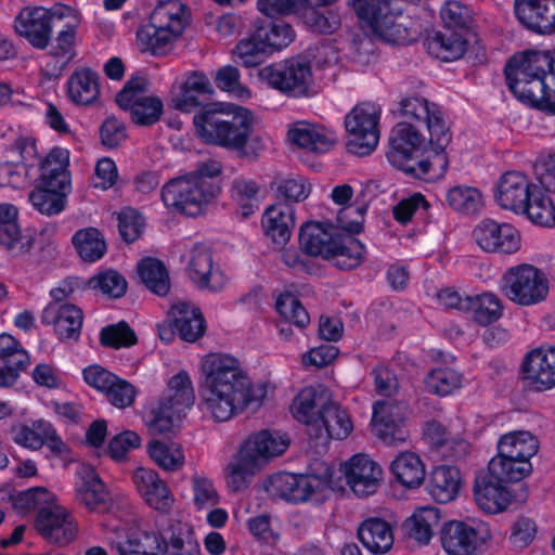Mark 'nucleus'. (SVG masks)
<instances>
[{"label":"nucleus","instance_id":"obj_39","mask_svg":"<svg viewBox=\"0 0 555 555\" xmlns=\"http://www.w3.org/2000/svg\"><path fill=\"white\" fill-rule=\"evenodd\" d=\"M460 486V470L453 466L441 465L430 473L427 490L435 501L449 503L457 496Z\"/></svg>","mask_w":555,"mask_h":555},{"label":"nucleus","instance_id":"obj_20","mask_svg":"<svg viewBox=\"0 0 555 555\" xmlns=\"http://www.w3.org/2000/svg\"><path fill=\"white\" fill-rule=\"evenodd\" d=\"M14 29L34 48L43 50L51 40L52 14L42 7L24 8L15 18Z\"/></svg>","mask_w":555,"mask_h":555},{"label":"nucleus","instance_id":"obj_49","mask_svg":"<svg viewBox=\"0 0 555 555\" xmlns=\"http://www.w3.org/2000/svg\"><path fill=\"white\" fill-rule=\"evenodd\" d=\"M70 190H63L61 188H48L43 184H37L36 188L29 193V202L40 214L52 216L60 214L64 210L66 205V197Z\"/></svg>","mask_w":555,"mask_h":555},{"label":"nucleus","instance_id":"obj_8","mask_svg":"<svg viewBox=\"0 0 555 555\" xmlns=\"http://www.w3.org/2000/svg\"><path fill=\"white\" fill-rule=\"evenodd\" d=\"M500 291L512 302L529 307L539 305L547 298L550 282L541 269L521 263L508 268L503 273Z\"/></svg>","mask_w":555,"mask_h":555},{"label":"nucleus","instance_id":"obj_9","mask_svg":"<svg viewBox=\"0 0 555 555\" xmlns=\"http://www.w3.org/2000/svg\"><path fill=\"white\" fill-rule=\"evenodd\" d=\"M258 77L289 98H307L314 93L311 65L301 57H291L267 65L259 69Z\"/></svg>","mask_w":555,"mask_h":555},{"label":"nucleus","instance_id":"obj_47","mask_svg":"<svg viewBox=\"0 0 555 555\" xmlns=\"http://www.w3.org/2000/svg\"><path fill=\"white\" fill-rule=\"evenodd\" d=\"M261 185L254 179L237 177L231 184V196L240 207L244 218H248L259 209Z\"/></svg>","mask_w":555,"mask_h":555},{"label":"nucleus","instance_id":"obj_22","mask_svg":"<svg viewBox=\"0 0 555 555\" xmlns=\"http://www.w3.org/2000/svg\"><path fill=\"white\" fill-rule=\"evenodd\" d=\"M537 186L525 173L516 170L506 171L498 182L495 199L502 208L518 214L520 208L526 207Z\"/></svg>","mask_w":555,"mask_h":555},{"label":"nucleus","instance_id":"obj_62","mask_svg":"<svg viewBox=\"0 0 555 555\" xmlns=\"http://www.w3.org/2000/svg\"><path fill=\"white\" fill-rule=\"evenodd\" d=\"M33 237L21 233L17 223L0 225V246L12 257H18L29 251Z\"/></svg>","mask_w":555,"mask_h":555},{"label":"nucleus","instance_id":"obj_13","mask_svg":"<svg viewBox=\"0 0 555 555\" xmlns=\"http://www.w3.org/2000/svg\"><path fill=\"white\" fill-rule=\"evenodd\" d=\"M492 538L488 524L452 520L441 530V543L450 555H473Z\"/></svg>","mask_w":555,"mask_h":555},{"label":"nucleus","instance_id":"obj_18","mask_svg":"<svg viewBox=\"0 0 555 555\" xmlns=\"http://www.w3.org/2000/svg\"><path fill=\"white\" fill-rule=\"evenodd\" d=\"M476 244L487 253L513 254L520 248L519 232L509 223L481 220L473 230Z\"/></svg>","mask_w":555,"mask_h":555},{"label":"nucleus","instance_id":"obj_56","mask_svg":"<svg viewBox=\"0 0 555 555\" xmlns=\"http://www.w3.org/2000/svg\"><path fill=\"white\" fill-rule=\"evenodd\" d=\"M73 243L79 256L86 261H96L103 257L106 251L104 237L94 228H88L77 231L73 236Z\"/></svg>","mask_w":555,"mask_h":555},{"label":"nucleus","instance_id":"obj_55","mask_svg":"<svg viewBox=\"0 0 555 555\" xmlns=\"http://www.w3.org/2000/svg\"><path fill=\"white\" fill-rule=\"evenodd\" d=\"M446 198L452 209L466 215L477 214L483 206L482 194L473 186H453L447 192Z\"/></svg>","mask_w":555,"mask_h":555},{"label":"nucleus","instance_id":"obj_58","mask_svg":"<svg viewBox=\"0 0 555 555\" xmlns=\"http://www.w3.org/2000/svg\"><path fill=\"white\" fill-rule=\"evenodd\" d=\"M13 507L22 514L49 507L56 496L43 487L31 488L12 496Z\"/></svg>","mask_w":555,"mask_h":555},{"label":"nucleus","instance_id":"obj_28","mask_svg":"<svg viewBox=\"0 0 555 555\" xmlns=\"http://www.w3.org/2000/svg\"><path fill=\"white\" fill-rule=\"evenodd\" d=\"M340 234L336 232L334 224L321 222H308L304 224L299 233L301 249L309 256H321L330 259Z\"/></svg>","mask_w":555,"mask_h":555},{"label":"nucleus","instance_id":"obj_48","mask_svg":"<svg viewBox=\"0 0 555 555\" xmlns=\"http://www.w3.org/2000/svg\"><path fill=\"white\" fill-rule=\"evenodd\" d=\"M276 310L283 318L284 322L280 324V334L285 338L291 336V328L285 326L294 324L299 328L306 327L310 323V317L298 298L291 294H281L276 299Z\"/></svg>","mask_w":555,"mask_h":555},{"label":"nucleus","instance_id":"obj_10","mask_svg":"<svg viewBox=\"0 0 555 555\" xmlns=\"http://www.w3.org/2000/svg\"><path fill=\"white\" fill-rule=\"evenodd\" d=\"M317 465L320 466V469H313L308 475L275 474L269 479L266 489L270 495L287 502H306L314 493L333 485V468L325 463H317Z\"/></svg>","mask_w":555,"mask_h":555},{"label":"nucleus","instance_id":"obj_51","mask_svg":"<svg viewBox=\"0 0 555 555\" xmlns=\"http://www.w3.org/2000/svg\"><path fill=\"white\" fill-rule=\"evenodd\" d=\"M256 38L262 40L269 52L289 46L295 39L293 27L283 22H269L256 27Z\"/></svg>","mask_w":555,"mask_h":555},{"label":"nucleus","instance_id":"obj_3","mask_svg":"<svg viewBox=\"0 0 555 555\" xmlns=\"http://www.w3.org/2000/svg\"><path fill=\"white\" fill-rule=\"evenodd\" d=\"M196 135L206 144L243 151L254 130L253 114L244 107L232 111L204 109L194 115Z\"/></svg>","mask_w":555,"mask_h":555},{"label":"nucleus","instance_id":"obj_5","mask_svg":"<svg viewBox=\"0 0 555 555\" xmlns=\"http://www.w3.org/2000/svg\"><path fill=\"white\" fill-rule=\"evenodd\" d=\"M288 446L289 439L280 433L261 430L250 435L227 465L228 487L234 492L246 489L256 473L271 459L284 453Z\"/></svg>","mask_w":555,"mask_h":555},{"label":"nucleus","instance_id":"obj_57","mask_svg":"<svg viewBox=\"0 0 555 555\" xmlns=\"http://www.w3.org/2000/svg\"><path fill=\"white\" fill-rule=\"evenodd\" d=\"M336 246L337 248L333 250V255L330 257L335 267L343 270H351L363 261L364 246L360 241L352 237L345 240L340 236Z\"/></svg>","mask_w":555,"mask_h":555},{"label":"nucleus","instance_id":"obj_54","mask_svg":"<svg viewBox=\"0 0 555 555\" xmlns=\"http://www.w3.org/2000/svg\"><path fill=\"white\" fill-rule=\"evenodd\" d=\"M467 311L473 313V319L480 325H489L498 321L503 313L502 300L493 293H482L470 297Z\"/></svg>","mask_w":555,"mask_h":555},{"label":"nucleus","instance_id":"obj_7","mask_svg":"<svg viewBox=\"0 0 555 555\" xmlns=\"http://www.w3.org/2000/svg\"><path fill=\"white\" fill-rule=\"evenodd\" d=\"M554 72V59L545 51H527L514 55L505 67L507 86L521 102L540 93Z\"/></svg>","mask_w":555,"mask_h":555},{"label":"nucleus","instance_id":"obj_45","mask_svg":"<svg viewBox=\"0 0 555 555\" xmlns=\"http://www.w3.org/2000/svg\"><path fill=\"white\" fill-rule=\"evenodd\" d=\"M440 521L439 509L434 506H423L404 522L405 530L410 538L421 544L429 543L435 529Z\"/></svg>","mask_w":555,"mask_h":555},{"label":"nucleus","instance_id":"obj_46","mask_svg":"<svg viewBox=\"0 0 555 555\" xmlns=\"http://www.w3.org/2000/svg\"><path fill=\"white\" fill-rule=\"evenodd\" d=\"M391 472L396 479L406 488L420 487L426 476L425 465L413 452H402L392 461Z\"/></svg>","mask_w":555,"mask_h":555},{"label":"nucleus","instance_id":"obj_14","mask_svg":"<svg viewBox=\"0 0 555 555\" xmlns=\"http://www.w3.org/2000/svg\"><path fill=\"white\" fill-rule=\"evenodd\" d=\"M144 86L142 78L129 80L116 95V103L120 108L130 111L134 124L150 126L159 120L163 102L157 96L142 94Z\"/></svg>","mask_w":555,"mask_h":555},{"label":"nucleus","instance_id":"obj_35","mask_svg":"<svg viewBox=\"0 0 555 555\" xmlns=\"http://www.w3.org/2000/svg\"><path fill=\"white\" fill-rule=\"evenodd\" d=\"M358 538L363 546L375 555L388 553L395 541L390 524L378 517L364 519L358 528Z\"/></svg>","mask_w":555,"mask_h":555},{"label":"nucleus","instance_id":"obj_25","mask_svg":"<svg viewBox=\"0 0 555 555\" xmlns=\"http://www.w3.org/2000/svg\"><path fill=\"white\" fill-rule=\"evenodd\" d=\"M132 481L140 495L152 508L163 513L171 509L175 498L155 470L139 467L132 474Z\"/></svg>","mask_w":555,"mask_h":555},{"label":"nucleus","instance_id":"obj_40","mask_svg":"<svg viewBox=\"0 0 555 555\" xmlns=\"http://www.w3.org/2000/svg\"><path fill=\"white\" fill-rule=\"evenodd\" d=\"M164 553L167 555H202L201 546L192 527L180 520H172L165 530Z\"/></svg>","mask_w":555,"mask_h":555},{"label":"nucleus","instance_id":"obj_6","mask_svg":"<svg viewBox=\"0 0 555 555\" xmlns=\"http://www.w3.org/2000/svg\"><path fill=\"white\" fill-rule=\"evenodd\" d=\"M190 21L188 8L179 0L162 1L153 10L150 23L137 31L140 49L153 55L169 52Z\"/></svg>","mask_w":555,"mask_h":555},{"label":"nucleus","instance_id":"obj_37","mask_svg":"<svg viewBox=\"0 0 555 555\" xmlns=\"http://www.w3.org/2000/svg\"><path fill=\"white\" fill-rule=\"evenodd\" d=\"M68 163L69 154L67 150L61 147L52 149L40 165L38 184H43L48 188L72 190L70 176L67 170Z\"/></svg>","mask_w":555,"mask_h":555},{"label":"nucleus","instance_id":"obj_61","mask_svg":"<svg viewBox=\"0 0 555 555\" xmlns=\"http://www.w3.org/2000/svg\"><path fill=\"white\" fill-rule=\"evenodd\" d=\"M302 20L308 29L317 34H333L341 23L338 12L332 9L319 11L317 8H307Z\"/></svg>","mask_w":555,"mask_h":555},{"label":"nucleus","instance_id":"obj_53","mask_svg":"<svg viewBox=\"0 0 555 555\" xmlns=\"http://www.w3.org/2000/svg\"><path fill=\"white\" fill-rule=\"evenodd\" d=\"M147 452L153 462L167 472L178 470L184 463L181 447L173 442L152 440L147 446Z\"/></svg>","mask_w":555,"mask_h":555},{"label":"nucleus","instance_id":"obj_23","mask_svg":"<svg viewBox=\"0 0 555 555\" xmlns=\"http://www.w3.org/2000/svg\"><path fill=\"white\" fill-rule=\"evenodd\" d=\"M165 532L160 535L156 532L132 530L127 533L117 531L108 538L112 551L117 555H160L164 554Z\"/></svg>","mask_w":555,"mask_h":555},{"label":"nucleus","instance_id":"obj_29","mask_svg":"<svg viewBox=\"0 0 555 555\" xmlns=\"http://www.w3.org/2000/svg\"><path fill=\"white\" fill-rule=\"evenodd\" d=\"M79 475L80 482L76 487L77 501L90 512H107L112 500L100 476L91 466H83Z\"/></svg>","mask_w":555,"mask_h":555},{"label":"nucleus","instance_id":"obj_50","mask_svg":"<svg viewBox=\"0 0 555 555\" xmlns=\"http://www.w3.org/2000/svg\"><path fill=\"white\" fill-rule=\"evenodd\" d=\"M138 273L143 284L154 294L165 296L169 292V275L162 261L154 258L142 259L138 263Z\"/></svg>","mask_w":555,"mask_h":555},{"label":"nucleus","instance_id":"obj_64","mask_svg":"<svg viewBox=\"0 0 555 555\" xmlns=\"http://www.w3.org/2000/svg\"><path fill=\"white\" fill-rule=\"evenodd\" d=\"M88 286L92 289H99L108 297L119 298L126 293L127 282L117 271L106 270L90 278Z\"/></svg>","mask_w":555,"mask_h":555},{"label":"nucleus","instance_id":"obj_15","mask_svg":"<svg viewBox=\"0 0 555 555\" xmlns=\"http://www.w3.org/2000/svg\"><path fill=\"white\" fill-rule=\"evenodd\" d=\"M35 527L46 541L60 546L69 544L78 533L77 521L56 501L37 514Z\"/></svg>","mask_w":555,"mask_h":555},{"label":"nucleus","instance_id":"obj_34","mask_svg":"<svg viewBox=\"0 0 555 555\" xmlns=\"http://www.w3.org/2000/svg\"><path fill=\"white\" fill-rule=\"evenodd\" d=\"M169 318L182 340L194 343L206 331V323L199 308L190 301L175 302L170 308Z\"/></svg>","mask_w":555,"mask_h":555},{"label":"nucleus","instance_id":"obj_11","mask_svg":"<svg viewBox=\"0 0 555 555\" xmlns=\"http://www.w3.org/2000/svg\"><path fill=\"white\" fill-rule=\"evenodd\" d=\"M218 188L206 184L189 173L168 181L162 189V201L167 208L188 216L198 215L216 196Z\"/></svg>","mask_w":555,"mask_h":555},{"label":"nucleus","instance_id":"obj_16","mask_svg":"<svg viewBox=\"0 0 555 555\" xmlns=\"http://www.w3.org/2000/svg\"><path fill=\"white\" fill-rule=\"evenodd\" d=\"M346 483L359 498L374 494L380 487L383 469L365 454H356L340 465Z\"/></svg>","mask_w":555,"mask_h":555},{"label":"nucleus","instance_id":"obj_32","mask_svg":"<svg viewBox=\"0 0 555 555\" xmlns=\"http://www.w3.org/2000/svg\"><path fill=\"white\" fill-rule=\"evenodd\" d=\"M261 227L268 238L278 246H284L295 228L294 208L282 203L269 206L262 215Z\"/></svg>","mask_w":555,"mask_h":555},{"label":"nucleus","instance_id":"obj_52","mask_svg":"<svg viewBox=\"0 0 555 555\" xmlns=\"http://www.w3.org/2000/svg\"><path fill=\"white\" fill-rule=\"evenodd\" d=\"M521 214H526L533 223L542 227H552L555 223V208L550 196L539 186L533 189L528 204L520 208Z\"/></svg>","mask_w":555,"mask_h":555},{"label":"nucleus","instance_id":"obj_63","mask_svg":"<svg viewBox=\"0 0 555 555\" xmlns=\"http://www.w3.org/2000/svg\"><path fill=\"white\" fill-rule=\"evenodd\" d=\"M440 16L447 29L467 33L472 22V10L457 0L447 1L440 10Z\"/></svg>","mask_w":555,"mask_h":555},{"label":"nucleus","instance_id":"obj_27","mask_svg":"<svg viewBox=\"0 0 555 555\" xmlns=\"http://www.w3.org/2000/svg\"><path fill=\"white\" fill-rule=\"evenodd\" d=\"M188 273L191 281L202 289L218 292L227 283L224 274L219 269L214 268L212 256L209 249L204 246H195L192 249Z\"/></svg>","mask_w":555,"mask_h":555},{"label":"nucleus","instance_id":"obj_42","mask_svg":"<svg viewBox=\"0 0 555 555\" xmlns=\"http://www.w3.org/2000/svg\"><path fill=\"white\" fill-rule=\"evenodd\" d=\"M67 92L72 102L77 105H89L100 94L99 76L89 68L75 70L67 81Z\"/></svg>","mask_w":555,"mask_h":555},{"label":"nucleus","instance_id":"obj_38","mask_svg":"<svg viewBox=\"0 0 555 555\" xmlns=\"http://www.w3.org/2000/svg\"><path fill=\"white\" fill-rule=\"evenodd\" d=\"M465 33L446 29L429 36L425 46L429 54L444 62L461 59L467 50Z\"/></svg>","mask_w":555,"mask_h":555},{"label":"nucleus","instance_id":"obj_24","mask_svg":"<svg viewBox=\"0 0 555 555\" xmlns=\"http://www.w3.org/2000/svg\"><path fill=\"white\" fill-rule=\"evenodd\" d=\"M287 139L299 149L313 153H326L338 142L335 131L308 121L294 122L287 131Z\"/></svg>","mask_w":555,"mask_h":555},{"label":"nucleus","instance_id":"obj_19","mask_svg":"<svg viewBox=\"0 0 555 555\" xmlns=\"http://www.w3.org/2000/svg\"><path fill=\"white\" fill-rule=\"evenodd\" d=\"M522 380L535 391L555 387V348H537L529 352L521 365Z\"/></svg>","mask_w":555,"mask_h":555},{"label":"nucleus","instance_id":"obj_4","mask_svg":"<svg viewBox=\"0 0 555 555\" xmlns=\"http://www.w3.org/2000/svg\"><path fill=\"white\" fill-rule=\"evenodd\" d=\"M351 7L358 18L385 41L408 44L415 40L417 33L408 0H352Z\"/></svg>","mask_w":555,"mask_h":555},{"label":"nucleus","instance_id":"obj_43","mask_svg":"<svg viewBox=\"0 0 555 555\" xmlns=\"http://www.w3.org/2000/svg\"><path fill=\"white\" fill-rule=\"evenodd\" d=\"M496 448L504 455L530 462L539 451V440L528 430H515L501 436Z\"/></svg>","mask_w":555,"mask_h":555},{"label":"nucleus","instance_id":"obj_26","mask_svg":"<svg viewBox=\"0 0 555 555\" xmlns=\"http://www.w3.org/2000/svg\"><path fill=\"white\" fill-rule=\"evenodd\" d=\"M318 425L312 430V436L321 439L325 444L330 439H345L353 428L352 422L341 406L327 398L326 404L320 410Z\"/></svg>","mask_w":555,"mask_h":555},{"label":"nucleus","instance_id":"obj_60","mask_svg":"<svg viewBox=\"0 0 555 555\" xmlns=\"http://www.w3.org/2000/svg\"><path fill=\"white\" fill-rule=\"evenodd\" d=\"M268 52L262 40L256 38L255 30L248 38L238 41L233 54L235 61L243 66L255 67L264 61Z\"/></svg>","mask_w":555,"mask_h":555},{"label":"nucleus","instance_id":"obj_41","mask_svg":"<svg viewBox=\"0 0 555 555\" xmlns=\"http://www.w3.org/2000/svg\"><path fill=\"white\" fill-rule=\"evenodd\" d=\"M194 400L191 378L185 372H180L169 379L167 390L157 403L182 414L193 405Z\"/></svg>","mask_w":555,"mask_h":555},{"label":"nucleus","instance_id":"obj_2","mask_svg":"<svg viewBox=\"0 0 555 555\" xmlns=\"http://www.w3.org/2000/svg\"><path fill=\"white\" fill-rule=\"evenodd\" d=\"M201 405L217 422H227L246 409H257L266 388L255 385L240 362L229 354L212 353L202 362Z\"/></svg>","mask_w":555,"mask_h":555},{"label":"nucleus","instance_id":"obj_31","mask_svg":"<svg viewBox=\"0 0 555 555\" xmlns=\"http://www.w3.org/2000/svg\"><path fill=\"white\" fill-rule=\"evenodd\" d=\"M474 496L477 505L490 514L503 512L511 503L508 490L489 472L476 477Z\"/></svg>","mask_w":555,"mask_h":555},{"label":"nucleus","instance_id":"obj_1","mask_svg":"<svg viewBox=\"0 0 555 555\" xmlns=\"http://www.w3.org/2000/svg\"><path fill=\"white\" fill-rule=\"evenodd\" d=\"M401 116L389 138L388 162L412 177L429 173L436 165L446 170V147L452 134L440 107L422 96H411L400 102Z\"/></svg>","mask_w":555,"mask_h":555},{"label":"nucleus","instance_id":"obj_59","mask_svg":"<svg viewBox=\"0 0 555 555\" xmlns=\"http://www.w3.org/2000/svg\"><path fill=\"white\" fill-rule=\"evenodd\" d=\"M461 375L449 367H440L430 371L425 379V389L433 395L448 396L461 386Z\"/></svg>","mask_w":555,"mask_h":555},{"label":"nucleus","instance_id":"obj_21","mask_svg":"<svg viewBox=\"0 0 555 555\" xmlns=\"http://www.w3.org/2000/svg\"><path fill=\"white\" fill-rule=\"evenodd\" d=\"M212 92V85L204 73L190 72L172 85L171 103L176 109L190 113L201 105V95H210Z\"/></svg>","mask_w":555,"mask_h":555},{"label":"nucleus","instance_id":"obj_36","mask_svg":"<svg viewBox=\"0 0 555 555\" xmlns=\"http://www.w3.org/2000/svg\"><path fill=\"white\" fill-rule=\"evenodd\" d=\"M330 393L322 388L306 387L294 399L292 413L294 417L309 428V435L318 425L320 410L326 404Z\"/></svg>","mask_w":555,"mask_h":555},{"label":"nucleus","instance_id":"obj_33","mask_svg":"<svg viewBox=\"0 0 555 555\" xmlns=\"http://www.w3.org/2000/svg\"><path fill=\"white\" fill-rule=\"evenodd\" d=\"M29 364V356L21 344L9 334L0 335V387L15 383L21 371Z\"/></svg>","mask_w":555,"mask_h":555},{"label":"nucleus","instance_id":"obj_44","mask_svg":"<svg viewBox=\"0 0 555 555\" xmlns=\"http://www.w3.org/2000/svg\"><path fill=\"white\" fill-rule=\"evenodd\" d=\"M488 472L502 482H518L530 475L532 464L512 455H504L498 450V454L488 464Z\"/></svg>","mask_w":555,"mask_h":555},{"label":"nucleus","instance_id":"obj_30","mask_svg":"<svg viewBox=\"0 0 555 555\" xmlns=\"http://www.w3.org/2000/svg\"><path fill=\"white\" fill-rule=\"evenodd\" d=\"M42 323L54 325L61 339H77L82 327L83 314L75 305H48L41 314Z\"/></svg>","mask_w":555,"mask_h":555},{"label":"nucleus","instance_id":"obj_17","mask_svg":"<svg viewBox=\"0 0 555 555\" xmlns=\"http://www.w3.org/2000/svg\"><path fill=\"white\" fill-rule=\"evenodd\" d=\"M405 405L391 400H380L374 404L372 429L376 437L388 446H397L406 440L408 431L403 421Z\"/></svg>","mask_w":555,"mask_h":555},{"label":"nucleus","instance_id":"obj_12","mask_svg":"<svg viewBox=\"0 0 555 555\" xmlns=\"http://www.w3.org/2000/svg\"><path fill=\"white\" fill-rule=\"evenodd\" d=\"M380 109L373 103H361L345 117L349 133L347 149L350 153L366 156L377 146L379 140L378 120Z\"/></svg>","mask_w":555,"mask_h":555}]
</instances>
